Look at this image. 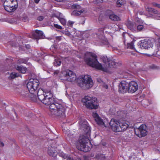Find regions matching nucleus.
<instances>
[{"mask_svg":"<svg viewBox=\"0 0 160 160\" xmlns=\"http://www.w3.org/2000/svg\"><path fill=\"white\" fill-rule=\"evenodd\" d=\"M37 94L40 101L46 105H49V114L55 115L59 118L65 117L66 108L61 103L55 101V99L53 97L51 91H44L42 89H39Z\"/></svg>","mask_w":160,"mask_h":160,"instance_id":"obj_1","label":"nucleus"},{"mask_svg":"<svg viewBox=\"0 0 160 160\" xmlns=\"http://www.w3.org/2000/svg\"><path fill=\"white\" fill-rule=\"evenodd\" d=\"M97 56L93 53L88 52L85 54V61L88 65L98 69L106 72L108 68H115L118 63L115 62L114 60L110 59L107 56L103 55L101 57V59L104 63L103 66L99 63L97 59Z\"/></svg>","mask_w":160,"mask_h":160,"instance_id":"obj_2","label":"nucleus"},{"mask_svg":"<svg viewBox=\"0 0 160 160\" xmlns=\"http://www.w3.org/2000/svg\"><path fill=\"white\" fill-rule=\"evenodd\" d=\"M39 84V81L36 79H30L27 84V88L30 94L29 95L23 94L25 96H29L32 101L36 102L37 101V98L34 92L38 89Z\"/></svg>","mask_w":160,"mask_h":160,"instance_id":"obj_3","label":"nucleus"},{"mask_svg":"<svg viewBox=\"0 0 160 160\" xmlns=\"http://www.w3.org/2000/svg\"><path fill=\"white\" fill-rule=\"evenodd\" d=\"M91 147L90 142L87 136L84 135L80 136L77 144V148L78 150L87 152L90 150Z\"/></svg>","mask_w":160,"mask_h":160,"instance_id":"obj_4","label":"nucleus"},{"mask_svg":"<svg viewBox=\"0 0 160 160\" xmlns=\"http://www.w3.org/2000/svg\"><path fill=\"white\" fill-rule=\"evenodd\" d=\"M79 86L83 89H88L93 86V81L90 76L82 75L78 78Z\"/></svg>","mask_w":160,"mask_h":160,"instance_id":"obj_5","label":"nucleus"},{"mask_svg":"<svg viewBox=\"0 0 160 160\" xmlns=\"http://www.w3.org/2000/svg\"><path fill=\"white\" fill-rule=\"evenodd\" d=\"M109 125L112 130L115 132H120L125 130L128 127V124L124 121L122 122H118L114 119H112Z\"/></svg>","mask_w":160,"mask_h":160,"instance_id":"obj_6","label":"nucleus"},{"mask_svg":"<svg viewBox=\"0 0 160 160\" xmlns=\"http://www.w3.org/2000/svg\"><path fill=\"white\" fill-rule=\"evenodd\" d=\"M83 104L88 109H96L98 108V105L97 98L86 96L82 100Z\"/></svg>","mask_w":160,"mask_h":160,"instance_id":"obj_7","label":"nucleus"},{"mask_svg":"<svg viewBox=\"0 0 160 160\" xmlns=\"http://www.w3.org/2000/svg\"><path fill=\"white\" fill-rule=\"evenodd\" d=\"M123 36L124 39L123 42L125 45H126V44H127V45L126 46V48L127 49L135 50V48L134 46L135 41L133 40L132 41L130 42L131 38L127 34H126V36H125V34L123 33Z\"/></svg>","mask_w":160,"mask_h":160,"instance_id":"obj_8","label":"nucleus"},{"mask_svg":"<svg viewBox=\"0 0 160 160\" xmlns=\"http://www.w3.org/2000/svg\"><path fill=\"white\" fill-rule=\"evenodd\" d=\"M76 76L74 73L70 70L64 72L63 75V79L72 82L76 80Z\"/></svg>","mask_w":160,"mask_h":160,"instance_id":"obj_9","label":"nucleus"},{"mask_svg":"<svg viewBox=\"0 0 160 160\" xmlns=\"http://www.w3.org/2000/svg\"><path fill=\"white\" fill-rule=\"evenodd\" d=\"M146 126L145 125H141L138 128L136 129L135 133L139 137H144L147 135V131L146 130Z\"/></svg>","mask_w":160,"mask_h":160,"instance_id":"obj_10","label":"nucleus"},{"mask_svg":"<svg viewBox=\"0 0 160 160\" xmlns=\"http://www.w3.org/2000/svg\"><path fill=\"white\" fill-rule=\"evenodd\" d=\"M7 2L10 1L12 3L11 5H4V8L7 12H11L14 11L18 8V2L17 0H6Z\"/></svg>","mask_w":160,"mask_h":160,"instance_id":"obj_11","label":"nucleus"},{"mask_svg":"<svg viewBox=\"0 0 160 160\" xmlns=\"http://www.w3.org/2000/svg\"><path fill=\"white\" fill-rule=\"evenodd\" d=\"M138 45L140 48L145 49H148L153 46V43L149 40H142L138 43Z\"/></svg>","mask_w":160,"mask_h":160,"instance_id":"obj_12","label":"nucleus"},{"mask_svg":"<svg viewBox=\"0 0 160 160\" xmlns=\"http://www.w3.org/2000/svg\"><path fill=\"white\" fill-rule=\"evenodd\" d=\"M79 124L81 128L84 130L86 135H89L91 128L88 126L87 122L84 120H81L79 122Z\"/></svg>","mask_w":160,"mask_h":160,"instance_id":"obj_13","label":"nucleus"},{"mask_svg":"<svg viewBox=\"0 0 160 160\" xmlns=\"http://www.w3.org/2000/svg\"><path fill=\"white\" fill-rule=\"evenodd\" d=\"M128 83L125 81H122L119 84V91L121 93L128 92Z\"/></svg>","mask_w":160,"mask_h":160,"instance_id":"obj_14","label":"nucleus"},{"mask_svg":"<svg viewBox=\"0 0 160 160\" xmlns=\"http://www.w3.org/2000/svg\"><path fill=\"white\" fill-rule=\"evenodd\" d=\"M128 92L133 93L135 92L138 88L137 83L134 81H131L128 83Z\"/></svg>","mask_w":160,"mask_h":160,"instance_id":"obj_15","label":"nucleus"},{"mask_svg":"<svg viewBox=\"0 0 160 160\" xmlns=\"http://www.w3.org/2000/svg\"><path fill=\"white\" fill-rule=\"evenodd\" d=\"M48 152L50 156L54 157H55L58 154L56 148L53 145H51L48 147Z\"/></svg>","mask_w":160,"mask_h":160,"instance_id":"obj_16","label":"nucleus"},{"mask_svg":"<svg viewBox=\"0 0 160 160\" xmlns=\"http://www.w3.org/2000/svg\"><path fill=\"white\" fill-rule=\"evenodd\" d=\"M92 115L95 121L98 125L102 126L104 124V122L103 120L101 118L96 112H93Z\"/></svg>","mask_w":160,"mask_h":160,"instance_id":"obj_17","label":"nucleus"},{"mask_svg":"<svg viewBox=\"0 0 160 160\" xmlns=\"http://www.w3.org/2000/svg\"><path fill=\"white\" fill-rule=\"evenodd\" d=\"M145 8L146 10L152 15L153 14L157 15L160 14L159 11L154 8L150 7L148 6H146Z\"/></svg>","mask_w":160,"mask_h":160,"instance_id":"obj_18","label":"nucleus"},{"mask_svg":"<svg viewBox=\"0 0 160 160\" xmlns=\"http://www.w3.org/2000/svg\"><path fill=\"white\" fill-rule=\"evenodd\" d=\"M34 35L36 39L43 38L45 37L42 31L38 30H35V33L34 34Z\"/></svg>","mask_w":160,"mask_h":160,"instance_id":"obj_19","label":"nucleus"},{"mask_svg":"<svg viewBox=\"0 0 160 160\" xmlns=\"http://www.w3.org/2000/svg\"><path fill=\"white\" fill-rule=\"evenodd\" d=\"M85 13V11L83 9L80 10H75L72 12L71 15L72 16H78L80 15L82 13Z\"/></svg>","mask_w":160,"mask_h":160,"instance_id":"obj_20","label":"nucleus"},{"mask_svg":"<svg viewBox=\"0 0 160 160\" xmlns=\"http://www.w3.org/2000/svg\"><path fill=\"white\" fill-rule=\"evenodd\" d=\"M98 38L100 39V41L102 44L107 45H109V42H108L107 39L104 37L103 36L101 37H98Z\"/></svg>","mask_w":160,"mask_h":160,"instance_id":"obj_21","label":"nucleus"},{"mask_svg":"<svg viewBox=\"0 0 160 160\" xmlns=\"http://www.w3.org/2000/svg\"><path fill=\"white\" fill-rule=\"evenodd\" d=\"M108 16H109V18L113 21H115L120 20V18L114 14H109Z\"/></svg>","mask_w":160,"mask_h":160,"instance_id":"obj_22","label":"nucleus"},{"mask_svg":"<svg viewBox=\"0 0 160 160\" xmlns=\"http://www.w3.org/2000/svg\"><path fill=\"white\" fill-rule=\"evenodd\" d=\"M17 69L20 72L22 73H25L26 71V68L21 66H17Z\"/></svg>","mask_w":160,"mask_h":160,"instance_id":"obj_23","label":"nucleus"},{"mask_svg":"<svg viewBox=\"0 0 160 160\" xmlns=\"http://www.w3.org/2000/svg\"><path fill=\"white\" fill-rule=\"evenodd\" d=\"M126 25L128 28L131 30L133 31L134 30V28L135 26L134 24L131 22H128L126 23Z\"/></svg>","mask_w":160,"mask_h":160,"instance_id":"obj_24","label":"nucleus"},{"mask_svg":"<svg viewBox=\"0 0 160 160\" xmlns=\"http://www.w3.org/2000/svg\"><path fill=\"white\" fill-rule=\"evenodd\" d=\"M104 30V28H101L98 29V32H97V34L99 37H101L103 36Z\"/></svg>","mask_w":160,"mask_h":160,"instance_id":"obj_25","label":"nucleus"},{"mask_svg":"<svg viewBox=\"0 0 160 160\" xmlns=\"http://www.w3.org/2000/svg\"><path fill=\"white\" fill-rule=\"evenodd\" d=\"M28 60V58H21L18 61V63H26Z\"/></svg>","mask_w":160,"mask_h":160,"instance_id":"obj_26","label":"nucleus"},{"mask_svg":"<svg viewBox=\"0 0 160 160\" xmlns=\"http://www.w3.org/2000/svg\"><path fill=\"white\" fill-rule=\"evenodd\" d=\"M61 61L59 59L56 58L55 59L53 64L55 66H59L61 64Z\"/></svg>","mask_w":160,"mask_h":160,"instance_id":"obj_27","label":"nucleus"},{"mask_svg":"<svg viewBox=\"0 0 160 160\" xmlns=\"http://www.w3.org/2000/svg\"><path fill=\"white\" fill-rule=\"evenodd\" d=\"M117 1L116 3V6L117 7H120L122 5L125 3L124 0H116Z\"/></svg>","mask_w":160,"mask_h":160,"instance_id":"obj_28","label":"nucleus"},{"mask_svg":"<svg viewBox=\"0 0 160 160\" xmlns=\"http://www.w3.org/2000/svg\"><path fill=\"white\" fill-rule=\"evenodd\" d=\"M137 30L139 31H144L146 30V28L143 25H139L137 26Z\"/></svg>","mask_w":160,"mask_h":160,"instance_id":"obj_29","label":"nucleus"},{"mask_svg":"<svg viewBox=\"0 0 160 160\" xmlns=\"http://www.w3.org/2000/svg\"><path fill=\"white\" fill-rule=\"evenodd\" d=\"M71 8L72 9H76V10H80L81 9V7L79 5L75 4H73L72 5Z\"/></svg>","mask_w":160,"mask_h":160,"instance_id":"obj_30","label":"nucleus"},{"mask_svg":"<svg viewBox=\"0 0 160 160\" xmlns=\"http://www.w3.org/2000/svg\"><path fill=\"white\" fill-rule=\"evenodd\" d=\"M71 8L72 9H76V10H80L81 9V7L79 5L75 4H73L72 5Z\"/></svg>","mask_w":160,"mask_h":160,"instance_id":"obj_31","label":"nucleus"},{"mask_svg":"<svg viewBox=\"0 0 160 160\" xmlns=\"http://www.w3.org/2000/svg\"><path fill=\"white\" fill-rule=\"evenodd\" d=\"M18 76H19L18 74L16 73H12L11 74L9 78L10 79H12Z\"/></svg>","mask_w":160,"mask_h":160,"instance_id":"obj_32","label":"nucleus"},{"mask_svg":"<svg viewBox=\"0 0 160 160\" xmlns=\"http://www.w3.org/2000/svg\"><path fill=\"white\" fill-rule=\"evenodd\" d=\"M61 23L63 25H64L66 24V21L63 18H60L59 19Z\"/></svg>","mask_w":160,"mask_h":160,"instance_id":"obj_33","label":"nucleus"},{"mask_svg":"<svg viewBox=\"0 0 160 160\" xmlns=\"http://www.w3.org/2000/svg\"><path fill=\"white\" fill-rule=\"evenodd\" d=\"M152 4L153 7H156L160 8V4L156 3L155 2L152 3Z\"/></svg>","mask_w":160,"mask_h":160,"instance_id":"obj_34","label":"nucleus"},{"mask_svg":"<svg viewBox=\"0 0 160 160\" xmlns=\"http://www.w3.org/2000/svg\"><path fill=\"white\" fill-rule=\"evenodd\" d=\"M149 67L150 68L152 69H158V67L154 64H152L150 65Z\"/></svg>","mask_w":160,"mask_h":160,"instance_id":"obj_35","label":"nucleus"},{"mask_svg":"<svg viewBox=\"0 0 160 160\" xmlns=\"http://www.w3.org/2000/svg\"><path fill=\"white\" fill-rule=\"evenodd\" d=\"M54 26L56 28L59 29H62V27L61 26H60L59 25H58L57 24H54Z\"/></svg>","mask_w":160,"mask_h":160,"instance_id":"obj_36","label":"nucleus"},{"mask_svg":"<svg viewBox=\"0 0 160 160\" xmlns=\"http://www.w3.org/2000/svg\"><path fill=\"white\" fill-rule=\"evenodd\" d=\"M44 18L43 16H39L38 17L37 20L39 21H42L43 19Z\"/></svg>","mask_w":160,"mask_h":160,"instance_id":"obj_37","label":"nucleus"},{"mask_svg":"<svg viewBox=\"0 0 160 160\" xmlns=\"http://www.w3.org/2000/svg\"><path fill=\"white\" fill-rule=\"evenodd\" d=\"M10 44L13 47H16V46L18 44L14 42H10Z\"/></svg>","mask_w":160,"mask_h":160,"instance_id":"obj_38","label":"nucleus"},{"mask_svg":"<svg viewBox=\"0 0 160 160\" xmlns=\"http://www.w3.org/2000/svg\"><path fill=\"white\" fill-rule=\"evenodd\" d=\"M61 39V36H57L56 37V40L57 41H59Z\"/></svg>","mask_w":160,"mask_h":160,"instance_id":"obj_39","label":"nucleus"},{"mask_svg":"<svg viewBox=\"0 0 160 160\" xmlns=\"http://www.w3.org/2000/svg\"><path fill=\"white\" fill-rule=\"evenodd\" d=\"M96 3H101L103 2V0H96Z\"/></svg>","mask_w":160,"mask_h":160,"instance_id":"obj_40","label":"nucleus"},{"mask_svg":"<svg viewBox=\"0 0 160 160\" xmlns=\"http://www.w3.org/2000/svg\"><path fill=\"white\" fill-rule=\"evenodd\" d=\"M72 135H73L72 134V135H71V133L70 132H69V133H67V136L68 137H69L72 138Z\"/></svg>","mask_w":160,"mask_h":160,"instance_id":"obj_41","label":"nucleus"},{"mask_svg":"<svg viewBox=\"0 0 160 160\" xmlns=\"http://www.w3.org/2000/svg\"><path fill=\"white\" fill-rule=\"evenodd\" d=\"M59 72V71L58 70H56L54 71L53 74L54 75H57Z\"/></svg>","mask_w":160,"mask_h":160,"instance_id":"obj_42","label":"nucleus"},{"mask_svg":"<svg viewBox=\"0 0 160 160\" xmlns=\"http://www.w3.org/2000/svg\"><path fill=\"white\" fill-rule=\"evenodd\" d=\"M68 23V24L71 25H72L74 23V22H73L70 21H69Z\"/></svg>","mask_w":160,"mask_h":160,"instance_id":"obj_43","label":"nucleus"},{"mask_svg":"<svg viewBox=\"0 0 160 160\" xmlns=\"http://www.w3.org/2000/svg\"><path fill=\"white\" fill-rule=\"evenodd\" d=\"M98 20L99 21H102V17L101 16H100L98 18Z\"/></svg>","mask_w":160,"mask_h":160,"instance_id":"obj_44","label":"nucleus"},{"mask_svg":"<svg viewBox=\"0 0 160 160\" xmlns=\"http://www.w3.org/2000/svg\"><path fill=\"white\" fill-rule=\"evenodd\" d=\"M157 40L158 42L160 43L159 46H160V37H158Z\"/></svg>","mask_w":160,"mask_h":160,"instance_id":"obj_45","label":"nucleus"},{"mask_svg":"<svg viewBox=\"0 0 160 160\" xmlns=\"http://www.w3.org/2000/svg\"><path fill=\"white\" fill-rule=\"evenodd\" d=\"M0 145L2 147H3L4 146V144L2 142H0Z\"/></svg>","mask_w":160,"mask_h":160,"instance_id":"obj_46","label":"nucleus"},{"mask_svg":"<svg viewBox=\"0 0 160 160\" xmlns=\"http://www.w3.org/2000/svg\"><path fill=\"white\" fill-rule=\"evenodd\" d=\"M97 81L98 82H99L100 83L101 82H102V81L100 78H97Z\"/></svg>","mask_w":160,"mask_h":160,"instance_id":"obj_47","label":"nucleus"},{"mask_svg":"<svg viewBox=\"0 0 160 160\" xmlns=\"http://www.w3.org/2000/svg\"><path fill=\"white\" fill-rule=\"evenodd\" d=\"M40 0H34V2L36 3H38L39 2Z\"/></svg>","mask_w":160,"mask_h":160,"instance_id":"obj_48","label":"nucleus"},{"mask_svg":"<svg viewBox=\"0 0 160 160\" xmlns=\"http://www.w3.org/2000/svg\"><path fill=\"white\" fill-rule=\"evenodd\" d=\"M107 12L108 13H110L111 12V11L109 10H107Z\"/></svg>","mask_w":160,"mask_h":160,"instance_id":"obj_49","label":"nucleus"},{"mask_svg":"<svg viewBox=\"0 0 160 160\" xmlns=\"http://www.w3.org/2000/svg\"><path fill=\"white\" fill-rule=\"evenodd\" d=\"M104 87H105V88H106L107 89L108 88V86L107 85H104Z\"/></svg>","mask_w":160,"mask_h":160,"instance_id":"obj_50","label":"nucleus"},{"mask_svg":"<svg viewBox=\"0 0 160 160\" xmlns=\"http://www.w3.org/2000/svg\"><path fill=\"white\" fill-rule=\"evenodd\" d=\"M26 47L29 49L30 48V46L29 45H26Z\"/></svg>","mask_w":160,"mask_h":160,"instance_id":"obj_51","label":"nucleus"},{"mask_svg":"<svg viewBox=\"0 0 160 160\" xmlns=\"http://www.w3.org/2000/svg\"><path fill=\"white\" fill-rule=\"evenodd\" d=\"M139 14L141 15L142 14V12H139Z\"/></svg>","mask_w":160,"mask_h":160,"instance_id":"obj_52","label":"nucleus"},{"mask_svg":"<svg viewBox=\"0 0 160 160\" xmlns=\"http://www.w3.org/2000/svg\"><path fill=\"white\" fill-rule=\"evenodd\" d=\"M94 156V154H92L91 155V157H93Z\"/></svg>","mask_w":160,"mask_h":160,"instance_id":"obj_53","label":"nucleus"},{"mask_svg":"<svg viewBox=\"0 0 160 160\" xmlns=\"http://www.w3.org/2000/svg\"><path fill=\"white\" fill-rule=\"evenodd\" d=\"M133 3H134V2H131L130 3L131 5H132V4H133Z\"/></svg>","mask_w":160,"mask_h":160,"instance_id":"obj_54","label":"nucleus"},{"mask_svg":"<svg viewBox=\"0 0 160 160\" xmlns=\"http://www.w3.org/2000/svg\"><path fill=\"white\" fill-rule=\"evenodd\" d=\"M83 23H84L85 22V20L84 19H83Z\"/></svg>","mask_w":160,"mask_h":160,"instance_id":"obj_55","label":"nucleus"}]
</instances>
